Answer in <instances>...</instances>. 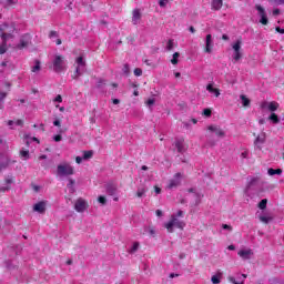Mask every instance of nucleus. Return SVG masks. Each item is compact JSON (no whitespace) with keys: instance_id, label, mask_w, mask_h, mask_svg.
Listing matches in <instances>:
<instances>
[{"instance_id":"obj_1","label":"nucleus","mask_w":284,"mask_h":284,"mask_svg":"<svg viewBox=\"0 0 284 284\" xmlns=\"http://www.w3.org/2000/svg\"><path fill=\"white\" fill-rule=\"evenodd\" d=\"M16 31L17 28H14L13 23L0 24V38L2 39V43L0 44V54H6V52H8V41L14 38Z\"/></svg>"},{"instance_id":"obj_2","label":"nucleus","mask_w":284,"mask_h":284,"mask_svg":"<svg viewBox=\"0 0 284 284\" xmlns=\"http://www.w3.org/2000/svg\"><path fill=\"white\" fill-rule=\"evenodd\" d=\"M184 216L185 213L183 211H178L170 216V220L164 223V227L169 232V234H172L174 232V227L178 230L185 229V221H183Z\"/></svg>"},{"instance_id":"obj_3","label":"nucleus","mask_w":284,"mask_h":284,"mask_svg":"<svg viewBox=\"0 0 284 284\" xmlns=\"http://www.w3.org/2000/svg\"><path fill=\"white\" fill-rule=\"evenodd\" d=\"M205 136L206 139H209L207 145H210L211 148H214V145H216V142L210 139H212V136H217V139H225L226 133H225V130L221 128V125L210 124L205 128Z\"/></svg>"},{"instance_id":"obj_4","label":"nucleus","mask_w":284,"mask_h":284,"mask_svg":"<svg viewBox=\"0 0 284 284\" xmlns=\"http://www.w3.org/2000/svg\"><path fill=\"white\" fill-rule=\"evenodd\" d=\"M51 68L53 72L61 73L68 70V61L62 54L55 53L51 60Z\"/></svg>"},{"instance_id":"obj_5","label":"nucleus","mask_w":284,"mask_h":284,"mask_svg":"<svg viewBox=\"0 0 284 284\" xmlns=\"http://www.w3.org/2000/svg\"><path fill=\"white\" fill-rule=\"evenodd\" d=\"M74 174V166L68 162H63L57 168V176H72Z\"/></svg>"},{"instance_id":"obj_6","label":"nucleus","mask_w":284,"mask_h":284,"mask_svg":"<svg viewBox=\"0 0 284 284\" xmlns=\"http://www.w3.org/2000/svg\"><path fill=\"white\" fill-rule=\"evenodd\" d=\"M243 45V40L237 39L235 42L232 43V50H233V60L235 62L241 61L243 59V51H241V48Z\"/></svg>"},{"instance_id":"obj_7","label":"nucleus","mask_w":284,"mask_h":284,"mask_svg":"<svg viewBox=\"0 0 284 284\" xmlns=\"http://www.w3.org/2000/svg\"><path fill=\"white\" fill-rule=\"evenodd\" d=\"M75 71L72 75V79H78L83 74V70H85V61L83 60V57H78L75 59Z\"/></svg>"},{"instance_id":"obj_8","label":"nucleus","mask_w":284,"mask_h":284,"mask_svg":"<svg viewBox=\"0 0 284 284\" xmlns=\"http://www.w3.org/2000/svg\"><path fill=\"white\" fill-rule=\"evenodd\" d=\"M88 207H90V204L88 203V200H85L83 197H79V199L75 200L74 210L79 214H83V212H85L88 210Z\"/></svg>"},{"instance_id":"obj_9","label":"nucleus","mask_w":284,"mask_h":284,"mask_svg":"<svg viewBox=\"0 0 284 284\" xmlns=\"http://www.w3.org/2000/svg\"><path fill=\"white\" fill-rule=\"evenodd\" d=\"M181 181H183V175L181 173H176L168 183V190H176L179 185H181Z\"/></svg>"},{"instance_id":"obj_10","label":"nucleus","mask_w":284,"mask_h":284,"mask_svg":"<svg viewBox=\"0 0 284 284\" xmlns=\"http://www.w3.org/2000/svg\"><path fill=\"white\" fill-rule=\"evenodd\" d=\"M260 108L262 110H268V112L274 113V112H276V110H278L280 104L276 101H272V102L263 101V102H261Z\"/></svg>"},{"instance_id":"obj_11","label":"nucleus","mask_w":284,"mask_h":284,"mask_svg":"<svg viewBox=\"0 0 284 284\" xmlns=\"http://www.w3.org/2000/svg\"><path fill=\"white\" fill-rule=\"evenodd\" d=\"M30 41H32V38L30 37V34L28 33L22 34L16 48L18 50H23L24 48H28L30 45Z\"/></svg>"},{"instance_id":"obj_12","label":"nucleus","mask_w":284,"mask_h":284,"mask_svg":"<svg viewBox=\"0 0 284 284\" xmlns=\"http://www.w3.org/2000/svg\"><path fill=\"white\" fill-rule=\"evenodd\" d=\"M255 10H257V16L260 17V23H262V26H267L270 20H267V12H265V9L261 4H257Z\"/></svg>"},{"instance_id":"obj_13","label":"nucleus","mask_w":284,"mask_h":284,"mask_svg":"<svg viewBox=\"0 0 284 284\" xmlns=\"http://www.w3.org/2000/svg\"><path fill=\"white\" fill-rule=\"evenodd\" d=\"M237 255L240 258H242V261H250V258L254 256V251H252V248L244 247L237 252Z\"/></svg>"},{"instance_id":"obj_14","label":"nucleus","mask_w":284,"mask_h":284,"mask_svg":"<svg viewBox=\"0 0 284 284\" xmlns=\"http://www.w3.org/2000/svg\"><path fill=\"white\" fill-rule=\"evenodd\" d=\"M173 145L176 148L180 154H183V152H186L187 150V145H185V140L183 138L175 139Z\"/></svg>"},{"instance_id":"obj_15","label":"nucleus","mask_w":284,"mask_h":284,"mask_svg":"<svg viewBox=\"0 0 284 284\" xmlns=\"http://www.w3.org/2000/svg\"><path fill=\"white\" fill-rule=\"evenodd\" d=\"M267 135L265 134V132L260 133L254 141L255 148L257 150H263V144L265 143Z\"/></svg>"},{"instance_id":"obj_16","label":"nucleus","mask_w":284,"mask_h":284,"mask_svg":"<svg viewBox=\"0 0 284 284\" xmlns=\"http://www.w3.org/2000/svg\"><path fill=\"white\" fill-rule=\"evenodd\" d=\"M213 49H214V40L212 39V34H207L205 38L204 52H206V54H212Z\"/></svg>"},{"instance_id":"obj_17","label":"nucleus","mask_w":284,"mask_h":284,"mask_svg":"<svg viewBox=\"0 0 284 284\" xmlns=\"http://www.w3.org/2000/svg\"><path fill=\"white\" fill-rule=\"evenodd\" d=\"M258 181H260L258 176H253L248 180V183L244 191L246 196H251V190H252V187H254V185H256L258 183Z\"/></svg>"},{"instance_id":"obj_18","label":"nucleus","mask_w":284,"mask_h":284,"mask_svg":"<svg viewBox=\"0 0 284 284\" xmlns=\"http://www.w3.org/2000/svg\"><path fill=\"white\" fill-rule=\"evenodd\" d=\"M48 203L45 201L38 202L33 205V212H38L39 214H45V206Z\"/></svg>"},{"instance_id":"obj_19","label":"nucleus","mask_w":284,"mask_h":284,"mask_svg":"<svg viewBox=\"0 0 284 284\" xmlns=\"http://www.w3.org/2000/svg\"><path fill=\"white\" fill-rule=\"evenodd\" d=\"M206 91L210 92V94H213V97H215L216 99L221 97V90L214 88V83H209L206 85Z\"/></svg>"},{"instance_id":"obj_20","label":"nucleus","mask_w":284,"mask_h":284,"mask_svg":"<svg viewBox=\"0 0 284 284\" xmlns=\"http://www.w3.org/2000/svg\"><path fill=\"white\" fill-rule=\"evenodd\" d=\"M258 220L261 221V223L267 225V223H272L274 217L270 213H262L258 215Z\"/></svg>"},{"instance_id":"obj_21","label":"nucleus","mask_w":284,"mask_h":284,"mask_svg":"<svg viewBox=\"0 0 284 284\" xmlns=\"http://www.w3.org/2000/svg\"><path fill=\"white\" fill-rule=\"evenodd\" d=\"M140 21H141V11H139V9H134L133 16H132L133 26H139Z\"/></svg>"},{"instance_id":"obj_22","label":"nucleus","mask_w":284,"mask_h":284,"mask_svg":"<svg viewBox=\"0 0 284 284\" xmlns=\"http://www.w3.org/2000/svg\"><path fill=\"white\" fill-rule=\"evenodd\" d=\"M4 182H6V185L0 186V192H8V190H10L11 183H14V180L12 179V176H7Z\"/></svg>"},{"instance_id":"obj_23","label":"nucleus","mask_w":284,"mask_h":284,"mask_svg":"<svg viewBox=\"0 0 284 284\" xmlns=\"http://www.w3.org/2000/svg\"><path fill=\"white\" fill-rule=\"evenodd\" d=\"M245 278H247V275L242 274L240 277V282L236 281L234 276H229L227 280L232 284H245Z\"/></svg>"},{"instance_id":"obj_24","label":"nucleus","mask_w":284,"mask_h":284,"mask_svg":"<svg viewBox=\"0 0 284 284\" xmlns=\"http://www.w3.org/2000/svg\"><path fill=\"white\" fill-rule=\"evenodd\" d=\"M116 186H115V184H113V183H109L108 185H106V193L109 194V196H114L115 194H116Z\"/></svg>"},{"instance_id":"obj_25","label":"nucleus","mask_w":284,"mask_h":284,"mask_svg":"<svg viewBox=\"0 0 284 284\" xmlns=\"http://www.w3.org/2000/svg\"><path fill=\"white\" fill-rule=\"evenodd\" d=\"M212 10H221L223 8V0H212Z\"/></svg>"},{"instance_id":"obj_26","label":"nucleus","mask_w":284,"mask_h":284,"mask_svg":"<svg viewBox=\"0 0 284 284\" xmlns=\"http://www.w3.org/2000/svg\"><path fill=\"white\" fill-rule=\"evenodd\" d=\"M49 39H57L55 40L57 45H61V39H59V32L50 31Z\"/></svg>"},{"instance_id":"obj_27","label":"nucleus","mask_w":284,"mask_h":284,"mask_svg":"<svg viewBox=\"0 0 284 284\" xmlns=\"http://www.w3.org/2000/svg\"><path fill=\"white\" fill-rule=\"evenodd\" d=\"M240 99L242 101L243 108H250L251 100L245 94H241Z\"/></svg>"},{"instance_id":"obj_28","label":"nucleus","mask_w":284,"mask_h":284,"mask_svg":"<svg viewBox=\"0 0 284 284\" xmlns=\"http://www.w3.org/2000/svg\"><path fill=\"white\" fill-rule=\"evenodd\" d=\"M140 245L141 244L139 242H134L132 246L129 248V254H136V252H139Z\"/></svg>"},{"instance_id":"obj_29","label":"nucleus","mask_w":284,"mask_h":284,"mask_svg":"<svg viewBox=\"0 0 284 284\" xmlns=\"http://www.w3.org/2000/svg\"><path fill=\"white\" fill-rule=\"evenodd\" d=\"M267 174H268V176H274L275 174L281 175V174H283V170H281V169H268Z\"/></svg>"},{"instance_id":"obj_30","label":"nucleus","mask_w":284,"mask_h":284,"mask_svg":"<svg viewBox=\"0 0 284 284\" xmlns=\"http://www.w3.org/2000/svg\"><path fill=\"white\" fill-rule=\"evenodd\" d=\"M31 72L36 74L41 72V62L39 60H36V64L31 68Z\"/></svg>"},{"instance_id":"obj_31","label":"nucleus","mask_w":284,"mask_h":284,"mask_svg":"<svg viewBox=\"0 0 284 284\" xmlns=\"http://www.w3.org/2000/svg\"><path fill=\"white\" fill-rule=\"evenodd\" d=\"M268 121H272V123L276 124L280 123V119L278 115H276V113H271V115L268 116Z\"/></svg>"},{"instance_id":"obj_32","label":"nucleus","mask_w":284,"mask_h":284,"mask_svg":"<svg viewBox=\"0 0 284 284\" xmlns=\"http://www.w3.org/2000/svg\"><path fill=\"white\" fill-rule=\"evenodd\" d=\"M145 192H148V190H145L144 186H140V187H138L136 196H138L139 199H141L142 196L145 195Z\"/></svg>"},{"instance_id":"obj_33","label":"nucleus","mask_w":284,"mask_h":284,"mask_svg":"<svg viewBox=\"0 0 284 284\" xmlns=\"http://www.w3.org/2000/svg\"><path fill=\"white\" fill-rule=\"evenodd\" d=\"M211 283H213V284H219V283H221V273H219V274H216V275H213V276L211 277Z\"/></svg>"},{"instance_id":"obj_34","label":"nucleus","mask_w":284,"mask_h":284,"mask_svg":"<svg viewBox=\"0 0 284 284\" xmlns=\"http://www.w3.org/2000/svg\"><path fill=\"white\" fill-rule=\"evenodd\" d=\"M181 57V54L179 53V52H175L174 54H173V58H172V60H171V63H172V65H176L178 63H179V58Z\"/></svg>"},{"instance_id":"obj_35","label":"nucleus","mask_w":284,"mask_h":284,"mask_svg":"<svg viewBox=\"0 0 284 284\" xmlns=\"http://www.w3.org/2000/svg\"><path fill=\"white\" fill-rule=\"evenodd\" d=\"M20 156L24 160L28 161L30 159V151H20Z\"/></svg>"},{"instance_id":"obj_36","label":"nucleus","mask_w":284,"mask_h":284,"mask_svg":"<svg viewBox=\"0 0 284 284\" xmlns=\"http://www.w3.org/2000/svg\"><path fill=\"white\" fill-rule=\"evenodd\" d=\"M94 153L92 152V151H84L83 152V160L84 161H88V159H92V155H93Z\"/></svg>"},{"instance_id":"obj_37","label":"nucleus","mask_w":284,"mask_h":284,"mask_svg":"<svg viewBox=\"0 0 284 284\" xmlns=\"http://www.w3.org/2000/svg\"><path fill=\"white\" fill-rule=\"evenodd\" d=\"M258 207H260V210H265V207H267V199H263V200L258 203Z\"/></svg>"},{"instance_id":"obj_38","label":"nucleus","mask_w":284,"mask_h":284,"mask_svg":"<svg viewBox=\"0 0 284 284\" xmlns=\"http://www.w3.org/2000/svg\"><path fill=\"white\" fill-rule=\"evenodd\" d=\"M273 6H284V0H267Z\"/></svg>"},{"instance_id":"obj_39","label":"nucleus","mask_w":284,"mask_h":284,"mask_svg":"<svg viewBox=\"0 0 284 284\" xmlns=\"http://www.w3.org/2000/svg\"><path fill=\"white\" fill-rule=\"evenodd\" d=\"M166 50L170 52L174 50V40H169L166 43Z\"/></svg>"},{"instance_id":"obj_40","label":"nucleus","mask_w":284,"mask_h":284,"mask_svg":"<svg viewBox=\"0 0 284 284\" xmlns=\"http://www.w3.org/2000/svg\"><path fill=\"white\" fill-rule=\"evenodd\" d=\"M98 203H100L101 205H105V203H108V199H105V196L100 195L98 197Z\"/></svg>"},{"instance_id":"obj_41","label":"nucleus","mask_w":284,"mask_h":284,"mask_svg":"<svg viewBox=\"0 0 284 284\" xmlns=\"http://www.w3.org/2000/svg\"><path fill=\"white\" fill-rule=\"evenodd\" d=\"M19 3V0H4L6 6H17Z\"/></svg>"},{"instance_id":"obj_42","label":"nucleus","mask_w":284,"mask_h":284,"mask_svg":"<svg viewBox=\"0 0 284 284\" xmlns=\"http://www.w3.org/2000/svg\"><path fill=\"white\" fill-rule=\"evenodd\" d=\"M133 74L135 77H142L143 75V70L141 68H136V69H134Z\"/></svg>"},{"instance_id":"obj_43","label":"nucleus","mask_w":284,"mask_h":284,"mask_svg":"<svg viewBox=\"0 0 284 284\" xmlns=\"http://www.w3.org/2000/svg\"><path fill=\"white\" fill-rule=\"evenodd\" d=\"M203 116H206L207 119H210V116H212V110L211 109H204L203 110Z\"/></svg>"},{"instance_id":"obj_44","label":"nucleus","mask_w":284,"mask_h":284,"mask_svg":"<svg viewBox=\"0 0 284 284\" xmlns=\"http://www.w3.org/2000/svg\"><path fill=\"white\" fill-rule=\"evenodd\" d=\"M154 103H156V100L154 98H150L148 101H146V105H149V108H152V105H154Z\"/></svg>"},{"instance_id":"obj_45","label":"nucleus","mask_w":284,"mask_h":284,"mask_svg":"<svg viewBox=\"0 0 284 284\" xmlns=\"http://www.w3.org/2000/svg\"><path fill=\"white\" fill-rule=\"evenodd\" d=\"M53 101L54 103H63V98L61 97V94H58Z\"/></svg>"},{"instance_id":"obj_46","label":"nucleus","mask_w":284,"mask_h":284,"mask_svg":"<svg viewBox=\"0 0 284 284\" xmlns=\"http://www.w3.org/2000/svg\"><path fill=\"white\" fill-rule=\"evenodd\" d=\"M169 1H170V0H160V1H159L160 8H165V6H168Z\"/></svg>"},{"instance_id":"obj_47","label":"nucleus","mask_w":284,"mask_h":284,"mask_svg":"<svg viewBox=\"0 0 284 284\" xmlns=\"http://www.w3.org/2000/svg\"><path fill=\"white\" fill-rule=\"evenodd\" d=\"M145 65H149L150 68H156L154 63H152L149 59L144 60Z\"/></svg>"},{"instance_id":"obj_48","label":"nucleus","mask_w":284,"mask_h":284,"mask_svg":"<svg viewBox=\"0 0 284 284\" xmlns=\"http://www.w3.org/2000/svg\"><path fill=\"white\" fill-rule=\"evenodd\" d=\"M26 141H27V145L30 143V141H37V143H39V140L37 138H30V136H26Z\"/></svg>"},{"instance_id":"obj_49","label":"nucleus","mask_w":284,"mask_h":284,"mask_svg":"<svg viewBox=\"0 0 284 284\" xmlns=\"http://www.w3.org/2000/svg\"><path fill=\"white\" fill-rule=\"evenodd\" d=\"M123 72H124V74H130V65H128V64H124V67H123Z\"/></svg>"},{"instance_id":"obj_50","label":"nucleus","mask_w":284,"mask_h":284,"mask_svg":"<svg viewBox=\"0 0 284 284\" xmlns=\"http://www.w3.org/2000/svg\"><path fill=\"white\" fill-rule=\"evenodd\" d=\"M63 138L61 136V134L54 135L53 136V141H55V143H59V141H61Z\"/></svg>"},{"instance_id":"obj_51","label":"nucleus","mask_w":284,"mask_h":284,"mask_svg":"<svg viewBox=\"0 0 284 284\" xmlns=\"http://www.w3.org/2000/svg\"><path fill=\"white\" fill-rule=\"evenodd\" d=\"M248 154L250 153L247 151H243L240 156L241 159H247Z\"/></svg>"},{"instance_id":"obj_52","label":"nucleus","mask_w":284,"mask_h":284,"mask_svg":"<svg viewBox=\"0 0 284 284\" xmlns=\"http://www.w3.org/2000/svg\"><path fill=\"white\" fill-rule=\"evenodd\" d=\"M6 97H8V93L0 91V101H3V99H6Z\"/></svg>"},{"instance_id":"obj_53","label":"nucleus","mask_w":284,"mask_h":284,"mask_svg":"<svg viewBox=\"0 0 284 284\" xmlns=\"http://www.w3.org/2000/svg\"><path fill=\"white\" fill-rule=\"evenodd\" d=\"M149 234L151 236H154L156 234V231L154 230V227H149Z\"/></svg>"},{"instance_id":"obj_54","label":"nucleus","mask_w":284,"mask_h":284,"mask_svg":"<svg viewBox=\"0 0 284 284\" xmlns=\"http://www.w3.org/2000/svg\"><path fill=\"white\" fill-rule=\"evenodd\" d=\"M222 229H223V230H229V232H232V226H231V225L223 224V225H222Z\"/></svg>"},{"instance_id":"obj_55","label":"nucleus","mask_w":284,"mask_h":284,"mask_svg":"<svg viewBox=\"0 0 284 284\" xmlns=\"http://www.w3.org/2000/svg\"><path fill=\"white\" fill-rule=\"evenodd\" d=\"M278 14H281V10L280 9H274L273 10V17H278Z\"/></svg>"},{"instance_id":"obj_56","label":"nucleus","mask_w":284,"mask_h":284,"mask_svg":"<svg viewBox=\"0 0 284 284\" xmlns=\"http://www.w3.org/2000/svg\"><path fill=\"white\" fill-rule=\"evenodd\" d=\"M83 158H81V156H77L75 158V162L78 163V164H81V163H83Z\"/></svg>"},{"instance_id":"obj_57","label":"nucleus","mask_w":284,"mask_h":284,"mask_svg":"<svg viewBox=\"0 0 284 284\" xmlns=\"http://www.w3.org/2000/svg\"><path fill=\"white\" fill-rule=\"evenodd\" d=\"M53 125H55V128H61V121L54 120Z\"/></svg>"},{"instance_id":"obj_58","label":"nucleus","mask_w":284,"mask_h":284,"mask_svg":"<svg viewBox=\"0 0 284 284\" xmlns=\"http://www.w3.org/2000/svg\"><path fill=\"white\" fill-rule=\"evenodd\" d=\"M68 187H74V180H69Z\"/></svg>"},{"instance_id":"obj_59","label":"nucleus","mask_w":284,"mask_h":284,"mask_svg":"<svg viewBox=\"0 0 284 284\" xmlns=\"http://www.w3.org/2000/svg\"><path fill=\"white\" fill-rule=\"evenodd\" d=\"M155 214H156V216H163V211L162 210H156Z\"/></svg>"},{"instance_id":"obj_60","label":"nucleus","mask_w":284,"mask_h":284,"mask_svg":"<svg viewBox=\"0 0 284 284\" xmlns=\"http://www.w3.org/2000/svg\"><path fill=\"white\" fill-rule=\"evenodd\" d=\"M227 250H230L231 252H234V250H236V246H234L233 244L227 246Z\"/></svg>"},{"instance_id":"obj_61","label":"nucleus","mask_w":284,"mask_h":284,"mask_svg":"<svg viewBox=\"0 0 284 284\" xmlns=\"http://www.w3.org/2000/svg\"><path fill=\"white\" fill-rule=\"evenodd\" d=\"M154 190H155V194H160L161 193V187L154 186Z\"/></svg>"},{"instance_id":"obj_62","label":"nucleus","mask_w":284,"mask_h":284,"mask_svg":"<svg viewBox=\"0 0 284 284\" xmlns=\"http://www.w3.org/2000/svg\"><path fill=\"white\" fill-rule=\"evenodd\" d=\"M55 108H59L61 112H65V106H59V104H57Z\"/></svg>"},{"instance_id":"obj_63","label":"nucleus","mask_w":284,"mask_h":284,"mask_svg":"<svg viewBox=\"0 0 284 284\" xmlns=\"http://www.w3.org/2000/svg\"><path fill=\"white\" fill-rule=\"evenodd\" d=\"M16 125H23V120H17Z\"/></svg>"},{"instance_id":"obj_64","label":"nucleus","mask_w":284,"mask_h":284,"mask_svg":"<svg viewBox=\"0 0 284 284\" xmlns=\"http://www.w3.org/2000/svg\"><path fill=\"white\" fill-rule=\"evenodd\" d=\"M119 103H121V101L119 99H113V104L114 105H119Z\"/></svg>"}]
</instances>
